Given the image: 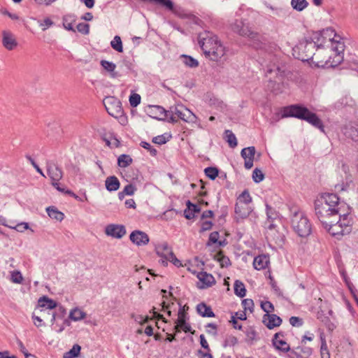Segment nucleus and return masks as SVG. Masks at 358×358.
Segmentation results:
<instances>
[{"label":"nucleus","instance_id":"1","mask_svg":"<svg viewBox=\"0 0 358 358\" xmlns=\"http://www.w3.org/2000/svg\"><path fill=\"white\" fill-rule=\"evenodd\" d=\"M311 64L317 67H334L343 59L344 44L331 28L322 30L317 38Z\"/></svg>","mask_w":358,"mask_h":358},{"label":"nucleus","instance_id":"2","mask_svg":"<svg viewBox=\"0 0 358 358\" xmlns=\"http://www.w3.org/2000/svg\"><path fill=\"white\" fill-rule=\"evenodd\" d=\"M347 207L339 202V198L335 194H323L315 202V214L322 224H327L329 218H336L337 214L346 211Z\"/></svg>","mask_w":358,"mask_h":358},{"label":"nucleus","instance_id":"3","mask_svg":"<svg viewBox=\"0 0 358 358\" xmlns=\"http://www.w3.org/2000/svg\"><path fill=\"white\" fill-rule=\"evenodd\" d=\"M198 42L206 56L218 61L226 52L225 48L213 33L204 31L199 34Z\"/></svg>","mask_w":358,"mask_h":358},{"label":"nucleus","instance_id":"4","mask_svg":"<svg viewBox=\"0 0 358 358\" xmlns=\"http://www.w3.org/2000/svg\"><path fill=\"white\" fill-rule=\"evenodd\" d=\"M350 210L346 208V211L337 214L336 218H329L327 224L322 227L332 236L340 238L341 236L349 234L352 231V217L350 216Z\"/></svg>","mask_w":358,"mask_h":358},{"label":"nucleus","instance_id":"5","mask_svg":"<svg viewBox=\"0 0 358 358\" xmlns=\"http://www.w3.org/2000/svg\"><path fill=\"white\" fill-rule=\"evenodd\" d=\"M296 117L305 120L322 131H324V125L317 115L310 111L306 107L299 104L285 106L282 109V117Z\"/></svg>","mask_w":358,"mask_h":358},{"label":"nucleus","instance_id":"6","mask_svg":"<svg viewBox=\"0 0 358 358\" xmlns=\"http://www.w3.org/2000/svg\"><path fill=\"white\" fill-rule=\"evenodd\" d=\"M291 225L296 234L301 237H307L311 233V224L306 214L299 209L292 210Z\"/></svg>","mask_w":358,"mask_h":358},{"label":"nucleus","instance_id":"7","mask_svg":"<svg viewBox=\"0 0 358 358\" xmlns=\"http://www.w3.org/2000/svg\"><path fill=\"white\" fill-rule=\"evenodd\" d=\"M169 122H177L178 120L187 123H197L198 117L183 104L178 103L171 106L168 110Z\"/></svg>","mask_w":358,"mask_h":358},{"label":"nucleus","instance_id":"8","mask_svg":"<svg viewBox=\"0 0 358 358\" xmlns=\"http://www.w3.org/2000/svg\"><path fill=\"white\" fill-rule=\"evenodd\" d=\"M317 43L313 41L302 40L293 48V55L301 61H310L316 49Z\"/></svg>","mask_w":358,"mask_h":358},{"label":"nucleus","instance_id":"9","mask_svg":"<svg viewBox=\"0 0 358 358\" xmlns=\"http://www.w3.org/2000/svg\"><path fill=\"white\" fill-rule=\"evenodd\" d=\"M57 306V303L53 299L46 296L40 297L38 300L37 308L46 310L47 314L50 317V322L52 325L56 319V314L53 310Z\"/></svg>","mask_w":358,"mask_h":358},{"label":"nucleus","instance_id":"10","mask_svg":"<svg viewBox=\"0 0 358 358\" xmlns=\"http://www.w3.org/2000/svg\"><path fill=\"white\" fill-rule=\"evenodd\" d=\"M104 105L108 114L113 117H118L123 113L121 102L114 97L106 98Z\"/></svg>","mask_w":358,"mask_h":358},{"label":"nucleus","instance_id":"11","mask_svg":"<svg viewBox=\"0 0 358 358\" xmlns=\"http://www.w3.org/2000/svg\"><path fill=\"white\" fill-rule=\"evenodd\" d=\"M126 233V228L122 224H110L107 225L105 229V234L115 238H121Z\"/></svg>","mask_w":358,"mask_h":358},{"label":"nucleus","instance_id":"12","mask_svg":"<svg viewBox=\"0 0 358 358\" xmlns=\"http://www.w3.org/2000/svg\"><path fill=\"white\" fill-rule=\"evenodd\" d=\"M129 239L137 246L146 245L150 241L148 235L145 232L140 230H134L132 231L129 236Z\"/></svg>","mask_w":358,"mask_h":358},{"label":"nucleus","instance_id":"13","mask_svg":"<svg viewBox=\"0 0 358 358\" xmlns=\"http://www.w3.org/2000/svg\"><path fill=\"white\" fill-rule=\"evenodd\" d=\"M2 45L8 50H13L17 46V41L15 35L9 30H3L1 32Z\"/></svg>","mask_w":358,"mask_h":358},{"label":"nucleus","instance_id":"14","mask_svg":"<svg viewBox=\"0 0 358 358\" xmlns=\"http://www.w3.org/2000/svg\"><path fill=\"white\" fill-rule=\"evenodd\" d=\"M282 332L275 333L272 339V343L276 350L282 352H287L290 351V346L286 342Z\"/></svg>","mask_w":358,"mask_h":358},{"label":"nucleus","instance_id":"15","mask_svg":"<svg viewBox=\"0 0 358 358\" xmlns=\"http://www.w3.org/2000/svg\"><path fill=\"white\" fill-rule=\"evenodd\" d=\"M231 29L234 32L238 33L241 36L253 37L254 33L242 20H236L231 24Z\"/></svg>","mask_w":358,"mask_h":358},{"label":"nucleus","instance_id":"16","mask_svg":"<svg viewBox=\"0 0 358 358\" xmlns=\"http://www.w3.org/2000/svg\"><path fill=\"white\" fill-rule=\"evenodd\" d=\"M255 155V148L250 146L243 148L241 152V157L244 159V166L246 169H250L253 166Z\"/></svg>","mask_w":358,"mask_h":358},{"label":"nucleus","instance_id":"17","mask_svg":"<svg viewBox=\"0 0 358 358\" xmlns=\"http://www.w3.org/2000/svg\"><path fill=\"white\" fill-rule=\"evenodd\" d=\"M46 310L41 309L39 308H36L34 313H32V320L34 324L39 328L45 327V324L43 322V319H46L49 315L47 314Z\"/></svg>","mask_w":358,"mask_h":358},{"label":"nucleus","instance_id":"18","mask_svg":"<svg viewBox=\"0 0 358 358\" xmlns=\"http://www.w3.org/2000/svg\"><path fill=\"white\" fill-rule=\"evenodd\" d=\"M155 251L157 255L162 258V263L166 266L167 259L173 252L172 249L166 243H162L156 246Z\"/></svg>","mask_w":358,"mask_h":358},{"label":"nucleus","instance_id":"19","mask_svg":"<svg viewBox=\"0 0 358 358\" xmlns=\"http://www.w3.org/2000/svg\"><path fill=\"white\" fill-rule=\"evenodd\" d=\"M252 211L251 205L244 204L241 202H236L235 207L236 218L245 219L249 216Z\"/></svg>","mask_w":358,"mask_h":358},{"label":"nucleus","instance_id":"20","mask_svg":"<svg viewBox=\"0 0 358 358\" xmlns=\"http://www.w3.org/2000/svg\"><path fill=\"white\" fill-rule=\"evenodd\" d=\"M262 322L269 329L280 326L282 319L275 314H265L262 318Z\"/></svg>","mask_w":358,"mask_h":358},{"label":"nucleus","instance_id":"21","mask_svg":"<svg viewBox=\"0 0 358 358\" xmlns=\"http://www.w3.org/2000/svg\"><path fill=\"white\" fill-rule=\"evenodd\" d=\"M47 171L49 177L52 180V185L56 187L58 185V182L62 178L63 173L62 170L57 166L52 164L48 166Z\"/></svg>","mask_w":358,"mask_h":358},{"label":"nucleus","instance_id":"22","mask_svg":"<svg viewBox=\"0 0 358 358\" xmlns=\"http://www.w3.org/2000/svg\"><path fill=\"white\" fill-rule=\"evenodd\" d=\"M191 327L189 324L185 322V313L183 311L178 313V317L175 326V330L176 333L183 331L185 333L189 332Z\"/></svg>","mask_w":358,"mask_h":358},{"label":"nucleus","instance_id":"23","mask_svg":"<svg viewBox=\"0 0 358 358\" xmlns=\"http://www.w3.org/2000/svg\"><path fill=\"white\" fill-rule=\"evenodd\" d=\"M270 264V258L267 255H260L255 257L253 266L256 270L260 271L268 268Z\"/></svg>","mask_w":358,"mask_h":358},{"label":"nucleus","instance_id":"24","mask_svg":"<svg viewBox=\"0 0 358 358\" xmlns=\"http://www.w3.org/2000/svg\"><path fill=\"white\" fill-rule=\"evenodd\" d=\"M312 355V349L309 347L300 346L291 351L290 358H308Z\"/></svg>","mask_w":358,"mask_h":358},{"label":"nucleus","instance_id":"25","mask_svg":"<svg viewBox=\"0 0 358 358\" xmlns=\"http://www.w3.org/2000/svg\"><path fill=\"white\" fill-rule=\"evenodd\" d=\"M343 134L348 138L358 141V124L350 122L346 124L343 129Z\"/></svg>","mask_w":358,"mask_h":358},{"label":"nucleus","instance_id":"26","mask_svg":"<svg viewBox=\"0 0 358 358\" xmlns=\"http://www.w3.org/2000/svg\"><path fill=\"white\" fill-rule=\"evenodd\" d=\"M197 278L202 283V285L199 286V287L201 289L210 287L215 283L214 277L206 272H199L197 274Z\"/></svg>","mask_w":358,"mask_h":358},{"label":"nucleus","instance_id":"27","mask_svg":"<svg viewBox=\"0 0 358 358\" xmlns=\"http://www.w3.org/2000/svg\"><path fill=\"white\" fill-rule=\"evenodd\" d=\"M77 20V17L73 14H66L62 18L63 27L65 29L76 32L73 24Z\"/></svg>","mask_w":358,"mask_h":358},{"label":"nucleus","instance_id":"28","mask_svg":"<svg viewBox=\"0 0 358 358\" xmlns=\"http://www.w3.org/2000/svg\"><path fill=\"white\" fill-rule=\"evenodd\" d=\"M150 113L154 115L153 117L158 120H165L169 118V113L163 107L154 106L150 108Z\"/></svg>","mask_w":358,"mask_h":358},{"label":"nucleus","instance_id":"29","mask_svg":"<svg viewBox=\"0 0 358 358\" xmlns=\"http://www.w3.org/2000/svg\"><path fill=\"white\" fill-rule=\"evenodd\" d=\"M101 65L103 69L109 73L110 78H115L118 76V73L115 71L116 65L113 62L107 60H101Z\"/></svg>","mask_w":358,"mask_h":358},{"label":"nucleus","instance_id":"30","mask_svg":"<svg viewBox=\"0 0 358 358\" xmlns=\"http://www.w3.org/2000/svg\"><path fill=\"white\" fill-rule=\"evenodd\" d=\"M187 209L185 210V217L187 220H191L194 217L195 213H199L201 210L199 206L196 204H194L188 201L186 203Z\"/></svg>","mask_w":358,"mask_h":358},{"label":"nucleus","instance_id":"31","mask_svg":"<svg viewBox=\"0 0 358 358\" xmlns=\"http://www.w3.org/2000/svg\"><path fill=\"white\" fill-rule=\"evenodd\" d=\"M105 185L108 191L113 192L120 188V183L116 176H109L106 179Z\"/></svg>","mask_w":358,"mask_h":358},{"label":"nucleus","instance_id":"32","mask_svg":"<svg viewBox=\"0 0 358 358\" xmlns=\"http://www.w3.org/2000/svg\"><path fill=\"white\" fill-rule=\"evenodd\" d=\"M86 316L87 314L85 312L76 307L70 310L69 317L72 321L78 322L85 319Z\"/></svg>","mask_w":358,"mask_h":358},{"label":"nucleus","instance_id":"33","mask_svg":"<svg viewBox=\"0 0 358 358\" xmlns=\"http://www.w3.org/2000/svg\"><path fill=\"white\" fill-rule=\"evenodd\" d=\"M196 310L199 314L203 317H211L215 316L211 308L203 303H199Z\"/></svg>","mask_w":358,"mask_h":358},{"label":"nucleus","instance_id":"34","mask_svg":"<svg viewBox=\"0 0 358 358\" xmlns=\"http://www.w3.org/2000/svg\"><path fill=\"white\" fill-rule=\"evenodd\" d=\"M46 210L48 215L56 220L62 221L64 217V215L55 207H48Z\"/></svg>","mask_w":358,"mask_h":358},{"label":"nucleus","instance_id":"35","mask_svg":"<svg viewBox=\"0 0 358 358\" xmlns=\"http://www.w3.org/2000/svg\"><path fill=\"white\" fill-rule=\"evenodd\" d=\"M234 293L239 297H243L246 294V289L244 284L240 280H236L234 282Z\"/></svg>","mask_w":358,"mask_h":358},{"label":"nucleus","instance_id":"36","mask_svg":"<svg viewBox=\"0 0 358 358\" xmlns=\"http://www.w3.org/2000/svg\"><path fill=\"white\" fill-rule=\"evenodd\" d=\"M291 5L292 8L297 11H302L308 6L306 0H292Z\"/></svg>","mask_w":358,"mask_h":358},{"label":"nucleus","instance_id":"37","mask_svg":"<svg viewBox=\"0 0 358 358\" xmlns=\"http://www.w3.org/2000/svg\"><path fill=\"white\" fill-rule=\"evenodd\" d=\"M224 134H225L224 138L226 139L227 142L229 143V145L231 148H235L238 144L236 136L230 130H226Z\"/></svg>","mask_w":358,"mask_h":358},{"label":"nucleus","instance_id":"38","mask_svg":"<svg viewBox=\"0 0 358 358\" xmlns=\"http://www.w3.org/2000/svg\"><path fill=\"white\" fill-rule=\"evenodd\" d=\"M10 281L15 284H21L23 282L24 278L20 271L14 270L10 271Z\"/></svg>","mask_w":358,"mask_h":358},{"label":"nucleus","instance_id":"39","mask_svg":"<svg viewBox=\"0 0 358 358\" xmlns=\"http://www.w3.org/2000/svg\"><path fill=\"white\" fill-rule=\"evenodd\" d=\"M215 259L220 263L222 267L228 266L230 264L229 259L224 255L223 252L221 251L215 255Z\"/></svg>","mask_w":358,"mask_h":358},{"label":"nucleus","instance_id":"40","mask_svg":"<svg viewBox=\"0 0 358 358\" xmlns=\"http://www.w3.org/2000/svg\"><path fill=\"white\" fill-rule=\"evenodd\" d=\"M132 162V159L129 155H121L117 159L118 166L122 168H125L129 166Z\"/></svg>","mask_w":358,"mask_h":358},{"label":"nucleus","instance_id":"41","mask_svg":"<svg viewBox=\"0 0 358 358\" xmlns=\"http://www.w3.org/2000/svg\"><path fill=\"white\" fill-rule=\"evenodd\" d=\"M236 202L251 205L252 197L250 196L249 192L248 190H244L238 197Z\"/></svg>","mask_w":358,"mask_h":358},{"label":"nucleus","instance_id":"42","mask_svg":"<svg viewBox=\"0 0 358 358\" xmlns=\"http://www.w3.org/2000/svg\"><path fill=\"white\" fill-rule=\"evenodd\" d=\"M220 234L217 231L212 232L209 236L208 245L210 243H217L220 246L226 245L225 241H219Z\"/></svg>","mask_w":358,"mask_h":358},{"label":"nucleus","instance_id":"43","mask_svg":"<svg viewBox=\"0 0 358 358\" xmlns=\"http://www.w3.org/2000/svg\"><path fill=\"white\" fill-rule=\"evenodd\" d=\"M80 346L79 345H74L73 348L64 355V358H75L77 357L80 351Z\"/></svg>","mask_w":358,"mask_h":358},{"label":"nucleus","instance_id":"44","mask_svg":"<svg viewBox=\"0 0 358 358\" xmlns=\"http://www.w3.org/2000/svg\"><path fill=\"white\" fill-rule=\"evenodd\" d=\"M111 47L118 52H122L123 47L122 40L120 36H115L110 42Z\"/></svg>","mask_w":358,"mask_h":358},{"label":"nucleus","instance_id":"45","mask_svg":"<svg viewBox=\"0 0 358 358\" xmlns=\"http://www.w3.org/2000/svg\"><path fill=\"white\" fill-rule=\"evenodd\" d=\"M170 137L166 134L159 135L153 138L152 142L155 144L163 145L169 141Z\"/></svg>","mask_w":358,"mask_h":358},{"label":"nucleus","instance_id":"46","mask_svg":"<svg viewBox=\"0 0 358 358\" xmlns=\"http://www.w3.org/2000/svg\"><path fill=\"white\" fill-rule=\"evenodd\" d=\"M183 62L187 66L191 68L196 67L199 65V62H197V60H196L195 59L190 56L185 55L183 57Z\"/></svg>","mask_w":358,"mask_h":358},{"label":"nucleus","instance_id":"47","mask_svg":"<svg viewBox=\"0 0 358 358\" xmlns=\"http://www.w3.org/2000/svg\"><path fill=\"white\" fill-rule=\"evenodd\" d=\"M204 172L206 176L211 180L215 179L218 176V170L214 167L206 168Z\"/></svg>","mask_w":358,"mask_h":358},{"label":"nucleus","instance_id":"48","mask_svg":"<svg viewBox=\"0 0 358 358\" xmlns=\"http://www.w3.org/2000/svg\"><path fill=\"white\" fill-rule=\"evenodd\" d=\"M252 178L255 182H260L264 178V175L260 169H255L252 172Z\"/></svg>","mask_w":358,"mask_h":358},{"label":"nucleus","instance_id":"49","mask_svg":"<svg viewBox=\"0 0 358 358\" xmlns=\"http://www.w3.org/2000/svg\"><path fill=\"white\" fill-rule=\"evenodd\" d=\"M2 224H3L4 226H7L8 227V224H6V223L4 222H2ZM10 228H12V229H15V230H17V231H20V232H23L24 231L27 230L29 229V224L27 222H22V223H20L18 224H17L16 226L13 227V226H9Z\"/></svg>","mask_w":358,"mask_h":358},{"label":"nucleus","instance_id":"50","mask_svg":"<svg viewBox=\"0 0 358 358\" xmlns=\"http://www.w3.org/2000/svg\"><path fill=\"white\" fill-rule=\"evenodd\" d=\"M141 96L136 93L129 96V103L132 107H136L141 103Z\"/></svg>","mask_w":358,"mask_h":358},{"label":"nucleus","instance_id":"51","mask_svg":"<svg viewBox=\"0 0 358 358\" xmlns=\"http://www.w3.org/2000/svg\"><path fill=\"white\" fill-rule=\"evenodd\" d=\"M242 306H243L245 311L249 310L250 313H252L253 311L254 303L252 299H246L243 300Z\"/></svg>","mask_w":358,"mask_h":358},{"label":"nucleus","instance_id":"52","mask_svg":"<svg viewBox=\"0 0 358 358\" xmlns=\"http://www.w3.org/2000/svg\"><path fill=\"white\" fill-rule=\"evenodd\" d=\"M54 22L49 17H45L43 21L39 22V26L41 27L43 31H45L49 27L53 25Z\"/></svg>","mask_w":358,"mask_h":358},{"label":"nucleus","instance_id":"53","mask_svg":"<svg viewBox=\"0 0 358 358\" xmlns=\"http://www.w3.org/2000/svg\"><path fill=\"white\" fill-rule=\"evenodd\" d=\"M76 29L78 32L87 35L90 32V25L86 23H79L76 26Z\"/></svg>","mask_w":358,"mask_h":358},{"label":"nucleus","instance_id":"54","mask_svg":"<svg viewBox=\"0 0 358 358\" xmlns=\"http://www.w3.org/2000/svg\"><path fill=\"white\" fill-rule=\"evenodd\" d=\"M261 307L266 312V314H270L274 310L273 305L268 301L262 302Z\"/></svg>","mask_w":358,"mask_h":358},{"label":"nucleus","instance_id":"55","mask_svg":"<svg viewBox=\"0 0 358 358\" xmlns=\"http://www.w3.org/2000/svg\"><path fill=\"white\" fill-rule=\"evenodd\" d=\"M320 353L322 358H330V354L327 348V345L325 341H323L321 345Z\"/></svg>","mask_w":358,"mask_h":358},{"label":"nucleus","instance_id":"56","mask_svg":"<svg viewBox=\"0 0 358 358\" xmlns=\"http://www.w3.org/2000/svg\"><path fill=\"white\" fill-rule=\"evenodd\" d=\"M213 227V222L210 220H201V231H206L211 229Z\"/></svg>","mask_w":358,"mask_h":358},{"label":"nucleus","instance_id":"57","mask_svg":"<svg viewBox=\"0 0 358 358\" xmlns=\"http://www.w3.org/2000/svg\"><path fill=\"white\" fill-rule=\"evenodd\" d=\"M141 145L143 148H145V149L148 150L150 152V155H151L152 156H155V155H157V150H156V149H155V148H152V146L150 143H147V142L142 141V142L141 143Z\"/></svg>","mask_w":358,"mask_h":358},{"label":"nucleus","instance_id":"58","mask_svg":"<svg viewBox=\"0 0 358 358\" xmlns=\"http://www.w3.org/2000/svg\"><path fill=\"white\" fill-rule=\"evenodd\" d=\"M289 323L293 327H301L303 324V320L298 317L292 316L289 318Z\"/></svg>","mask_w":358,"mask_h":358},{"label":"nucleus","instance_id":"59","mask_svg":"<svg viewBox=\"0 0 358 358\" xmlns=\"http://www.w3.org/2000/svg\"><path fill=\"white\" fill-rule=\"evenodd\" d=\"M131 317L136 322H138L140 324H143L147 322L150 319L148 316L143 317L142 315H132Z\"/></svg>","mask_w":358,"mask_h":358},{"label":"nucleus","instance_id":"60","mask_svg":"<svg viewBox=\"0 0 358 358\" xmlns=\"http://www.w3.org/2000/svg\"><path fill=\"white\" fill-rule=\"evenodd\" d=\"M206 332L209 334L216 335L217 325L213 323H208L206 327Z\"/></svg>","mask_w":358,"mask_h":358},{"label":"nucleus","instance_id":"61","mask_svg":"<svg viewBox=\"0 0 358 358\" xmlns=\"http://www.w3.org/2000/svg\"><path fill=\"white\" fill-rule=\"evenodd\" d=\"M135 191L136 187L131 184L126 185L122 190L126 195H133Z\"/></svg>","mask_w":358,"mask_h":358},{"label":"nucleus","instance_id":"62","mask_svg":"<svg viewBox=\"0 0 358 358\" xmlns=\"http://www.w3.org/2000/svg\"><path fill=\"white\" fill-rule=\"evenodd\" d=\"M167 262H170L173 263L177 267H180V266H182L181 262L175 256L173 252H172L171 256L169 257V259H167Z\"/></svg>","mask_w":358,"mask_h":358},{"label":"nucleus","instance_id":"63","mask_svg":"<svg viewBox=\"0 0 358 358\" xmlns=\"http://www.w3.org/2000/svg\"><path fill=\"white\" fill-rule=\"evenodd\" d=\"M199 338H200V343H201V345L202 346V348H203L207 351H210L209 345H208L204 335L203 334L200 335Z\"/></svg>","mask_w":358,"mask_h":358},{"label":"nucleus","instance_id":"64","mask_svg":"<svg viewBox=\"0 0 358 358\" xmlns=\"http://www.w3.org/2000/svg\"><path fill=\"white\" fill-rule=\"evenodd\" d=\"M198 355L199 358H213L212 355L210 353V351L203 352L202 350H199Z\"/></svg>","mask_w":358,"mask_h":358}]
</instances>
